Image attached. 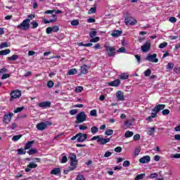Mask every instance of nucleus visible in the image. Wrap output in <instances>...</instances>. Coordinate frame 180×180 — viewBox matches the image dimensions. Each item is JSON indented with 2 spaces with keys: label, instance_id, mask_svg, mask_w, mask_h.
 Segmentation results:
<instances>
[{
  "label": "nucleus",
  "instance_id": "nucleus-1",
  "mask_svg": "<svg viewBox=\"0 0 180 180\" xmlns=\"http://www.w3.org/2000/svg\"><path fill=\"white\" fill-rule=\"evenodd\" d=\"M69 159L70 160V166L67 169H64L63 174L65 175H68V172L70 171H74V169H77V166L78 165V160H77V155L75 153L69 154Z\"/></svg>",
  "mask_w": 180,
  "mask_h": 180
},
{
  "label": "nucleus",
  "instance_id": "nucleus-2",
  "mask_svg": "<svg viewBox=\"0 0 180 180\" xmlns=\"http://www.w3.org/2000/svg\"><path fill=\"white\" fill-rule=\"evenodd\" d=\"M91 140L92 141L96 140L97 143H99L101 146H105V144H107V143H109V141H110V138H103L101 137V136L99 135H97L93 136Z\"/></svg>",
  "mask_w": 180,
  "mask_h": 180
},
{
  "label": "nucleus",
  "instance_id": "nucleus-3",
  "mask_svg": "<svg viewBox=\"0 0 180 180\" xmlns=\"http://www.w3.org/2000/svg\"><path fill=\"white\" fill-rule=\"evenodd\" d=\"M17 29H21L22 30H29V29H30V19L24 20L22 23L17 25Z\"/></svg>",
  "mask_w": 180,
  "mask_h": 180
},
{
  "label": "nucleus",
  "instance_id": "nucleus-4",
  "mask_svg": "<svg viewBox=\"0 0 180 180\" xmlns=\"http://www.w3.org/2000/svg\"><path fill=\"white\" fill-rule=\"evenodd\" d=\"M104 47L108 57H115L116 56V48L115 46L104 45Z\"/></svg>",
  "mask_w": 180,
  "mask_h": 180
},
{
  "label": "nucleus",
  "instance_id": "nucleus-5",
  "mask_svg": "<svg viewBox=\"0 0 180 180\" xmlns=\"http://www.w3.org/2000/svg\"><path fill=\"white\" fill-rule=\"evenodd\" d=\"M52 124L53 123L50 122H41L37 124V129L40 131H43L48 126H51Z\"/></svg>",
  "mask_w": 180,
  "mask_h": 180
},
{
  "label": "nucleus",
  "instance_id": "nucleus-6",
  "mask_svg": "<svg viewBox=\"0 0 180 180\" xmlns=\"http://www.w3.org/2000/svg\"><path fill=\"white\" fill-rule=\"evenodd\" d=\"M21 96H22V92H20V91L19 90H14L11 91V98H10L11 102H12V101H13L14 99H18L20 98Z\"/></svg>",
  "mask_w": 180,
  "mask_h": 180
},
{
  "label": "nucleus",
  "instance_id": "nucleus-7",
  "mask_svg": "<svg viewBox=\"0 0 180 180\" xmlns=\"http://www.w3.org/2000/svg\"><path fill=\"white\" fill-rule=\"evenodd\" d=\"M76 120V123H77V124H79V123H84V122L86 120V115H85V113L77 114Z\"/></svg>",
  "mask_w": 180,
  "mask_h": 180
},
{
  "label": "nucleus",
  "instance_id": "nucleus-8",
  "mask_svg": "<svg viewBox=\"0 0 180 180\" xmlns=\"http://www.w3.org/2000/svg\"><path fill=\"white\" fill-rule=\"evenodd\" d=\"M124 23L127 26H134L137 23V20L133 18L132 17H127L124 20Z\"/></svg>",
  "mask_w": 180,
  "mask_h": 180
},
{
  "label": "nucleus",
  "instance_id": "nucleus-9",
  "mask_svg": "<svg viewBox=\"0 0 180 180\" xmlns=\"http://www.w3.org/2000/svg\"><path fill=\"white\" fill-rule=\"evenodd\" d=\"M146 61L150 63H158V58H157V53H153V55L148 54L146 58Z\"/></svg>",
  "mask_w": 180,
  "mask_h": 180
},
{
  "label": "nucleus",
  "instance_id": "nucleus-10",
  "mask_svg": "<svg viewBox=\"0 0 180 180\" xmlns=\"http://www.w3.org/2000/svg\"><path fill=\"white\" fill-rule=\"evenodd\" d=\"M166 106L167 105L165 104H158L152 109V112L154 113H158L159 112H161V110H164Z\"/></svg>",
  "mask_w": 180,
  "mask_h": 180
},
{
  "label": "nucleus",
  "instance_id": "nucleus-11",
  "mask_svg": "<svg viewBox=\"0 0 180 180\" xmlns=\"http://www.w3.org/2000/svg\"><path fill=\"white\" fill-rule=\"evenodd\" d=\"M150 49L151 42H150V41H147L146 44L141 46V51H143V53H147L148 51H150Z\"/></svg>",
  "mask_w": 180,
  "mask_h": 180
},
{
  "label": "nucleus",
  "instance_id": "nucleus-12",
  "mask_svg": "<svg viewBox=\"0 0 180 180\" xmlns=\"http://www.w3.org/2000/svg\"><path fill=\"white\" fill-rule=\"evenodd\" d=\"M51 18L52 19L50 20L44 18L42 22H44V25H47L48 23H56V22H57V15L56 14H52Z\"/></svg>",
  "mask_w": 180,
  "mask_h": 180
},
{
  "label": "nucleus",
  "instance_id": "nucleus-13",
  "mask_svg": "<svg viewBox=\"0 0 180 180\" xmlns=\"http://www.w3.org/2000/svg\"><path fill=\"white\" fill-rule=\"evenodd\" d=\"M86 139H88V135L86 134H82V133L77 134L78 143H84V141H85Z\"/></svg>",
  "mask_w": 180,
  "mask_h": 180
},
{
  "label": "nucleus",
  "instance_id": "nucleus-14",
  "mask_svg": "<svg viewBox=\"0 0 180 180\" xmlns=\"http://www.w3.org/2000/svg\"><path fill=\"white\" fill-rule=\"evenodd\" d=\"M13 116V113L6 114L4 116V120H3L4 123H5V124H8L9 122H11Z\"/></svg>",
  "mask_w": 180,
  "mask_h": 180
},
{
  "label": "nucleus",
  "instance_id": "nucleus-15",
  "mask_svg": "<svg viewBox=\"0 0 180 180\" xmlns=\"http://www.w3.org/2000/svg\"><path fill=\"white\" fill-rule=\"evenodd\" d=\"M89 70V67L86 65H83L80 67V74L82 75H86L88 74V71Z\"/></svg>",
  "mask_w": 180,
  "mask_h": 180
},
{
  "label": "nucleus",
  "instance_id": "nucleus-16",
  "mask_svg": "<svg viewBox=\"0 0 180 180\" xmlns=\"http://www.w3.org/2000/svg\"><path fill=\"white\" fill-rule=\"evenodd\" d=\"M151 161V158L148 155L143 156L139 159V162L141 164H147Z\"/></svg>",
  "mask_w": 180,
  "mask_h": 180
},
{
  "label": "nucleus",
  "instance_id": "nucleus-17",
  "mask_svg": "<svg viewBox=\"0 0 180 180\" xmlns=\"http://www.w3.org/2000/svg\"><path fill=\"white\" fill-rule=\"evenodd\" d=\"M39 108H43V109H46V108H50L51 106V101H43L39 103Z\"/></svg>",
  "mask_w": 180,
  "mask_h": 180
},
{
  "label": "nucleus",
  "instance_id": "nucleus-18",
  "mask_svg": "<svg viewBox=\"0 0 180 180\" xmlns=\"http://www.w3.org/2000/svg\"><path fill=\"white\" fill-rule=\"evenodd\" d=\"M116 96L118 101H123L124 99V93L119 90L116 94Z\"/></svg>",
  "mask_w": 180,
  "mask_h": 180
},
{
  "label": "nucleus",
  "instance_id": "nucleus-19",
  "mask_svg": "<svg viewBox=\"0 0 180 180\" xmlns=\"http://www.w3.org/2000/svg\"><path fill=\"white\" fill-rule=\"evenodd\" d=\"M54 13H56V15H60V13H63V11H61L60 10H47L44 11L45 15H49L50 13L53 14Z\"/></svg>",
  "mask_w": 180,
  "mask_h": 180
},
{
  "label": "nucleus",
  "instance_id": "nucleus-20",
  "mask_svg": "<svg viewBox=\"0 0 180 180\" xmlns=\"http://www.w3.org/2000/svg\"><path fill=\"white\" fill-rule=\"evenodd\" d=\"M109 86H119L120 85V79H117L114 81L108 82Z\"/></svg>",
  "mask_w": 180,
  "mask_h": 180
},
{
  "label": "nucleus",
  "instance_id": "nucleus-21",
  "mask_svg": "<svg viewBox=\"0 0 180 180\" xmlns=\"http://www.w3.org/2000/svg\"><path fill=\"white\" fill-rule=\"evenodd\" d=\"M51 174L52 175H60L61 174V169L60 168H54L51 171Z\"/></svg>",
  "mask_w": 180,
  "mask_h": 180
},
{
  "label": "nucleus",
  "instance_id": "nucleus-22",
  "mask_svg": "<svg viewBox=\"0 0 180 180\" xmlns=\"http://www.w3.org/2000/svg\"><path fill=\"white\" fill-rule=\"evenodd\" d=\"M34 143V141H28L24 148V150H30V148H32V146H33V143Z\"/></svg>",
  "mask_w": 180,
  "mask_h": 180
},
{
  "label": "nucleus",
  "instance_id": "nucleus-23",
  "mask_svg": "<svg viewBox=\"0 0 180 180\" xmlns=\"http://www.w3.org/2000/svg\"><path fill=\"white\" fill-rule=\"evenodd\" d=\"M122 33H123V32H122L120 30H115L112 33V37H119V36L122 35Z\"/></svg>",
  "mask_w": 180,
  "mask_h": 180
},
{
  "label": "nucleus",
  "instance_id": "nucleus-24",
  "mask_svg": "<svg viewBox=\"0 0 180 180\" xmlns=\"http://www.w3.org/2000/svg\"><path fill=\"white\" fill-rule=\"evenodd\" d=\"M154 133H155V127L148 129L147 134H148V136H153Z\"/></svg>",
  "mask_w": 180,
  "mask_h": 180
},
{
  "label": "nucleus",
  "instance_id": "nucleus-25",
  "mask_svg": "<svg viewBox=\"0 0 180 180\" xmlns=\"http://www.w3.org/2000/svg\"><path fill=\"white\" fill-rule=\"evenodd\" d=\"M62 159L60 160L61 164H65V162H67V161H68V158H67V155H65V153H63L61 155Z\"/></svg>",
  "mask_w": 180,
  "mask_h": 180
},
{
  "label": "nucleus",
  "instance_id": "nucleus-26",
  "mask_svg": "<svg viewBox=\"0 0 180 180\" xmlns=\"http://www.w3.org/2000/svg\"><path fill=\"white\" fill-rule=\"evenodd\" d=\"M8 54H11V49L0 51V56H8Z\"/></svg>",
  "mask_w": 180,
  "mask_h": 180
},
{
  "label": "nucleus",
  "instance_id": "nucleus-27",
  "mask_svg": "<svg viewBox=\"0 0 180 180\" xmlns=\"http://www.w3.org/2000/svg\"><path fill=\"white\" fill-rule=\"evenodd\" d=\"M133 134H134L133 131H127L124 134V137L125 139H129L130 137H133Z\"/></svg>",
  "mask_w": 180,
  "mask_h": 180
},
{
  "label": "nucleus",
  "instance_id": "nucleus-28",
  "mask_svg": "<svg viewBox=\"0 0 180 180\" xmlns=\"http://www.w3.org/2000/svg\"><path fill=\"white\" fill-rule=\"evenodd\" d=\"M78 72V71L77 70V69H70V70H68L67 75H75V74H77Z\"/></svg>",
  "mask_w": 180,
  "mask_h": 180
},
{
  "label": "nucleus",
  "instance_id": "nucleus-29",
  "mask_svg": "<svg viewBox=\"0 0 180 180\" xmlns=\"http://www.w3.org/2000/svg\"><path fill=\"white\" fill-rule=\"evenodd\" d=\"M18 58H19V56L13 55V56L8 58V61H15V60H18Z\"/></svg>",
  "mask_w": 180,
  "mask_h": 180
},
{
  "label": "nucleus",
  "instance_id": "nucleus-30",
  "mask_svg": "<svg viewBox=\"0 0 180 180\" xmlns=\"http://www.w3.org/2000/svg\"><path fill=\"white\" fill-rule=\"evenodd\" d=\"M155 117H157V113H152V115L146 117V120H148V122H153V119Z\"/></svg>",
  "mask_w": 180,
  "mask_h": 180
},
{
  "label": "nucleus",
  "instance_id": "nucleus-31",
  "mask_svg": "<svg viewBox=\"0 0 180 180\" xmlns=\"http://www.w3.org/2000/svg\"><path fill=\"white\" fill-rule=\"evenodd\" d=\"M91 131L92 134H96V133L99 131V129L98 128V127L94 126L91 128Z\"/></svg>",
  "mask_w": 180,
  "mask_h": 180
},
{
  "label": "nucleus",
  "instance_id": "nucleus-32",
  "mask_svg": "<svg viewBox=\"0 0 180 180\" xmlns=\"http://www.w3.org/2000/svg\"><path fill=\"white\" fill-rule=\"evenodd\" d=\"M27 168L34 169L37 168V164L34 162H30L29 165H27Z\"/></svg>",
  "mask_w": 180,
  "mask_h": 180
},
{
  "label": "nucleus",
  "instance_id": "nucleus-33",
  "mask_svg": "<svg viewBox=\"0 0 180 180\" xmlns=\"http://www.w3.org/2000/svg\"><path fill=\"white\" fill-rule=\"evenodd\" d=\"M36 153H37V150L34 148H31L27 151L29 155H33V154H36Z\"/></svg>",
  "mask_w": 180,
  "mask_h": 180
},
{
  "label": "nucleus",
  "instance_id": "nucleus-34",
  "mask_svg": "<svg viewBox=\"0 0 180 180\" xmlns=\"http://www.w3.org/2000/svg\"><path fill=\"white\" fill-rule=\"evenodd\" d=\"M99 40H101V38L99 37H94L90 40V43H98V41H99Z\"/></svg>",
  "mask_w": 180,
  "mask_h": 180
},
{
  "label": "nucleus",
  "instance_id": "nucleus-35",
  "mask_svg": "<svg viewBox=\"0 0 180 180\" xmlns=\"http://www.w3.org/2000/svg\"><path fill=\"white\" fill-rule=\"evenodd\" d=\"M92 13H96V7H92L88 11V15H92Z\"/></svg>",
  "mask_w": 180,
  "mask_h": 180
},
{
  "label": "nucleus",
  "instance_id": "nucleus-36",
  "mask_svg": "<svg viewBox=\"0 0 180 180\" xmlns=\"http://www.w3.org/2000/svg\"><path fill=\"white\" fill-rule=\"evenodd\" d=\"M146 176V174H138L136 177H135V180H140V179H143L144 177Z\"/></svg>",
  "mask_w": 180,
  "mask_h": 180
},
{
  "label": "nucleus",
  "instance_id": "nucleus-37",
  "mask_svg": "<svg viewBox=\"0 0 180 180\" xmlns=\"http://www.w3.org/2000/svg\"><path fill=\"white\" fill-rule=\"evenodd\" d=\"M51 27L52 32H53V33H57V32L60 30V27L58 25H53Z\"/></svg>",
  "mask_w": 180,
  "mask_h": 180
},
{
  "label": "nucleus",
  "instance_id": "nucleus-38",
  "mask_svg": "<svg viewBox=\"0 0 180 180\" xmlns=\"http://www.w3.org/2000/svg\"><path fill=\"white\" fill-rule=\"evenodd\" d=\"M23 109H25V107L22 106V107H18L17 108H15L14 110H13V112L14 113H19L20 112H22V110H23Z\"/></svg>",
  "mask_w": 180,
  "mask_h": 180
},
{
  "label": "nucleus",
  "instance_id": "nucleus-39",
  "mask_svg": "<svg viewBox=\"0 0 180 180\" xmlns=\"http://www.w3.org/2000/svg\"><path fill=\"white\" fill-rule=\"evenodd\" d=\"M17 151H18V154L19 155H23L26 154V151H25V149H23V148H19L17 150Z\"/></svg>",
  "mask_w": 180,
  "mask_h": 180
},
{
  "label": "nucleus",
  "instance_id": "nucleus-40",
  "mask_svg": "<svg viewBox=\"0 0 180 180\" xmlns=\"http://www.w3.org/2000/svg\"><path fill=\"white\" fill-rule=\"evenodd\" d=\"M31 25H32V29H37V27H39V22L36 20L32 21Z\"/></svg>",
  "mask_w": 180,
  "mask_h": 180
},
{
  "label": "nucleus",
  "instance_id": "nucleus-41",
  "mask_svg": "<svg viewBox=\"0 0 180 180\" xmlns=\"http://www.w3.org/2000/svg\"><path fill=\"white\" fill-rule=\"evenodd\" d=\"M120 79H127L129 78V75L127 73H122L120 76Z\"/></svg>",
  "mask_w": 180,
  "mask_h": 180
},
{
  "label": "nucleus",
  "instance_id": "nucleus-42",
  "mask_svg": "<svg viewBox=\"0 0 180 180\" xmlns=\"http://www.w3.org/2000/svg\"><path fill=\"white\" fill-rule=\"evenodd\" d=\"M22 139V135H15L13 136L12 141H18V140H20Z\"/></svg>",
  "mask_w": 180,
  "mask_h": 180
},
{
  "label": "nucleus",
  "instance_id": "nucleus-43",
  "mask_svg": "<svg viewBox=\"0 0 180 180\" xmlns=\"http://www.w3.org/2000/svg\"><path fill=\"white\" fill-rule=\"evenodd\" d=\"M150 179H154L155 178H158V173H152L148 176Z\"/></svg>",
  "mask_w": 180,
  "mask_h": 180
},
{
  "label": "nucleus",
  "instance_id": "nucleus-44",
  "mask_svg": "<svg viewBox=\"0 0 180 180\" xmlns=\"http://www.w3.org/2000/svg\"><path fill=\"white\" fill-rule=\"evenodd\" d=\"M70 24L72 25V26H78V25H79V20H73L71 21Z\"/></svg>",
  "mask_w": 180,
  "mask_h": 180
},
{
  "label": "nucleus",
  "instance_id": "nucleus-45",
  "mask_svg": "<svg viewBox=\"0 0 180 180\" xmlns=\"http://www.w3.org/2000/svg\"><path fill=\"white\" fill-rule=\"evenodd\" d=\"M97 33L98 32L96 31H95V30H93V31L90 32H89V37L91 39L95 37V36H96Z\"/></svg>",
  "mask_w": 180,
  "mask_h": 180
},
{
  "label": "nucleus",
  "instance_id": "nucleus-46",
  "mask_svg": "<svg viewBox=\"0 0 180 180\" xmlns=\"http://www.w3.org/2000/svg\"><path fill=\"white\" fill-rule=\"evenodd\" d=\"M53 86H54V82H53L52 80H49L47 82V87L48 88H53Z\"/></svg>",
  "mask_w": 180,
  "mask_h": 180
},
{
  "label": "nucleus",
  "instance_id": "nucleus-47",
  "mask_svg": "<svg viewBox=\"0 0 180 180\" xmlns=\"http://www.w3.org/2000/svg\"><path fill=\"white\" fill-rule=\"evenodd\" d=\"M82 91H84L83 86H79L76 87V89H75V92H77V94L81 93Z\"/></svg>",
  "mask_w": 180,
  "mask_h": 180
},
{
  "label": "nucleus",
  "instance_id": "nucleus-48",
  "mask_svg": "<svg viewBox=\"0 0 180 180\" xmlns=\"http://www.w3.org/2000/svg\"><path fill=\"white\" fill-rule=\"evenodd\" d=\"M46 34H51L53 33V28L52 27H48L46 29Z\"/></svg>",
  "mask_w": 180,
  "mask_h": 180
},
{
  "label": "nucleus",
  "instance_id": "nucleus-49",
  "mask_svg": "<svg viewBox=\"0 0 180 180\" xmlns=\"http://www.w3.org/2000/svg\"><path fill=\"white\" fill-rule=\"evenodd\" d=\"M105 136H112V134H113V130L112 129H107L105 131Z\"/></svg>",
  "mask_w": 180,
  "mask_h": 180
},
{
  "label": "nucleus",
  "instance_id": "nucleus-50",
  "mask_svg": "<svg viewBox=\"0 0 180 180\" xmlns=\"http://www.w3.org/2000/svg\"><path fill=\"white\" fill-rule=\"evenodd\" d=\"M5 47H9V45L7 42H2L0 44V49H5Z\"/></svg>",
  "mask_w": 180,
  "mask_h": 180
},
{
  "label": "nucleus",
  "instance_id": "nucleus-51",
  "mask_svg": "<svg viewBox=\"0 0 180 180\" xmlns=\"http://www.w3.org/2000/svg\"><path fill=\"white\" fill-rule=\"evenodd\" d=\"M144 75H145V77H150V75H151V70L148 69V70H145Z\"/></svg>",
  "mask_w": 180,
  "mask_h": 180
},
{
  "label": "nucleus",
  "instance_id": "nucleus-52",
  "mask_svg": "<svg viewBox=\"0 0 180 180\" xmlns=\"http://www.w3.org/2000/svg\"><path fill=\"white\" fill-rule=\"evenodd\" d=\"M168 46V43L167 42H163L159 45V49H165Z\"/></svg>",
  "mask_w": 180,
  "mask_h": 180
},
{
  "label": "nucleus",
  "instance_id": "nucleus-53",
  "mask_svg": "<svg viewBox=\"0 0 180 180\" xmlns=\"http://www.w3.org/2000/svg\"><path fill=\"white\" fill-rule=\"evenodd\" d=\"M174 69V63H169L167 65V70H173Z\"/></svg>",
  "mask_w": 180,
  "mask_h": 180
},
{
  "label": "nucleus",
  "instance_id": "nucleus-54",
  "mask_svg": "<svg viewBox=\"0 0 180 180\" xmlns=\"http://www.w3.org/2000/svg\"><path fill=\"white\" fill-rule=\"evenodd\" d=\"M123 167H130V161L129 160H125L123 164H122Z\"/></svg>",
  "mask_w": 180,
  "mask_h": 180
},
{
  "label": "nucleus",
  "instance_id": "nucleus-55",
  "mask_svg": "<svg viewBox=\"0 0 180 180\" xmlns=\"http://www.w3.org/2000/svg\"><path fill=\"white\" fill-rule=\"evenodd\" d=\"M124 124V126H127V127H130V126H133V122L127 120Z\"/></svg>",
  "mask_w": 180,
  "mask_h": 180
},
{
  "label": "nucleus",
  "instance_id": "nucleus-56",
  "mask_svg": "<svg viewBox=\"0 0 180 180\" xmlns=\"http://www.w3.org/2000/svg\"><path fill=\"white\" fill-rule=\"evenodd\" d=\"M77 180H86L85 177H84V175L82 174H78L77 176Z\"/></svg>",
  "mask_w": 180,
  "mask_h": 180
},
{
  "label": "nucleus",
  "instance_id": "nucleus-57",
  "mask_svg": "<svg viewBox=\"0 0 180 180\" xmlns=\"http://www.w3.org/2000/svg\"><path fill=\"white\" fill-rule=\"evenodd\" d=\"M110 155H112V153L109 152V150H107L105 154H104V157L105 158H108L109 157H110Z\"/></svg>",
  "mask_w": 180,
  "mask_h": 180
},
{
  "label": "nucleus",
  "instance_id": "nucleus-58",
  "mask_svg": "<svg viewBox=\"0 0 180 180\" xmlns=\"http://www.w3.org/2000/svg\"><path fill=\"white\" fill-rule=\"evenodd\" d=\"M126 52V48L121 47L117 51V53H125Z\"/></svg>",
  "mask_w": 180,
  "mask_h": 180
},
{
  "label": "nucleus",
  "instance_id": "nucleus-59",
  "mask_svg": "<svg viewBox=\"0 0 180 180\" xmlns=\"http://www.w3.org/2000/svg\"><path fill=\"white\" fill-rule=\"evenodd\" d=\"M10 77H11V75H9L8 73L4 74L1 76V79H6V78H9Z\"/></svg>",
  "mask_w": 180,
  "mask_h": 180
},
{
  "label": "nucleus",
  "instance_id": "nucleus-60",
  "mask_svg": "<svg viewBox=\"0 0 180 180\" xmlns=\"http://www.w3.org/2000/svg\"><path fill=\"white\" fill-rule=\"evenodd\" d=\"M25 117H27V115H26V114H19L17 117V119H23Z\"/></svg>",
  "mask_w": 180,
  "mask_h": 180
},
{
  "label": "nucleus",
  "instance_id": "nucleus-61",
  "mask_svg": "<svg viewBox=\"0 0 180 180\" xmlns=\"http://www.w3.org/2000/svg\"><path fill=\"white\" fill-rule=\"evenodd\" d=\"M169 20L171 22V23H175V22H176V18L170 17Z\"/></svg>",
  "mask_w": 180,
  "mask_h": 180
},
{
  "label": "nucleus",
  "instance_id": "nucleus-62",
  "mask_svg": "<svg viewBox=\"0 0 180 180\" xmlns=\"http://www.w3.org/2000/svg\"><path fill=\"white\" fill-rule=\"evenodd\" d=\"M114 151H115V153H122V147L118 146V147L115 148L114 149Z\"/></svg>",
  "mask_w": 180,
  "mask_h": 180
},
{
  "label": "nucleus",
  "instance_id": "nucleus-63",
  "mask_svg": "<svg viewBox=\"0 0 180 180\" xmlns=\"http://www.w3.org/2000/svg\"><path fill=\"white\" fill-rule=\"evenodd\" d=\"M80 130H88V127L86 125H79Z\"/></svg>",
  "mask_w": 180,
  "mask_h": 180
},
{
  "label": "nucleus",
  "instance_id": "nucleus-64",
  "mask_svg": "<svg viewBox=\"0 0 180 180\" xmlns=\"http://www.w3.org/2000/svg\"><path fill=\"white\" fill-rule=\"evenodd\" d=\"M4 72H8V69L6 68H3L0 70V75L1 74H4Z\"/></svg>",
  "mask_w": 180,
  "mask_h": 180
}]
</instances>
